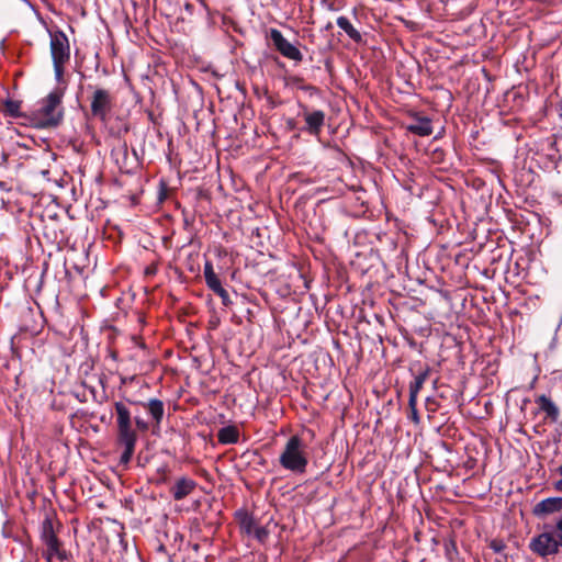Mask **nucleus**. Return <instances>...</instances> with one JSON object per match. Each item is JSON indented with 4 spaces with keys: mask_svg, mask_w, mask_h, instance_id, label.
I'll use <instances>...</instances> for the list:
<instances>
[{
    "mask_svg": "<svg viewBox=\"0 0 562 562\" xmlns=\"http://www.w3.org/2000/svg\"><path fill=\"white\" fill-rule=\"evenodd\" d=\"M304 125L300 127V132L313 137H319L326 122V113L323 110L314 109L305 103H297Z\"/></svg>",
    "mask_w": 562,
    "mask_h": 562,
    "instance_id": "obj_7",
    "label": "nucleus"
},
{
    "mask_svg": "<svg viewBox=\"0 0 562 562\" xmlns=\"http://www.w3.org/2000/svg\"><path fill=\"white\" fill-rule=\"evenodd\" d=\"M268 37L276 50H278L283 57L293 60L296 64L303 60V54L299 47L290 43L278 29H270Z\"/></svg>",
    "mask_w": 562,
    "mask_h": 562,
    "instance_id": "obj_9",
    "label": "nucleus"
},
{
    "mask_svg": "<svg viewBox=\"0 0 562 562\" xmlns=\"http://www.w3.org/2000/svg\"><path fill=\"white\" fill-rule=\"evenodd\" d=\"M135 424H136L137 429L140 431L149 430L150 424L147 420H145L138 416L135 417Z\"/></svg>",
    "mask_w": 562,
    "mask_h": 562,
    "instance_id": "obj_34",
    "label": "nucleus"
},
{
    "mask_svg": "<svg viewBox=\"0 0 562 562\" xmlns=\"http://www.w3.org/2000/svg\"><path fill=\"white\" fill-rule=\"evenodd\" d=\"M50 55L53 63H68L70 59V45L67 35L61 30L49 32Z\"/></svg>",
    "mask_w": 562,
    "mask_h": 562,
    "instance_id": "obj_10",
    "label": "nucleus"
},
{
    "mask_svg": "<svg viewBox=\"0 0 562 562\" xmlns=\"http://www.w3.org/2000/svg\"><path fill=\"white\" fill-rule=\"evenodd\" d=\"M110 357H111L113 360H117V351H116V350H113V349H110Z\"/></svg>",
    "mask_w": 562,
    "mask_h": 562,
    "instance_id": "obj_41",
    "label": "nucleus"
},
{
    "mask_svg": "<svg viewBox=\"0 0 562 562\" xmlns=\"http://www.w3.org/2000/svg\"><path fill=\"white\" fill-rule=\"evenodd\" d=\"M495 562H502L501 560L496 559Z\"/></svg>",
    "mask_w": 562,
    "mask_h": 562,
    "instance_id": "obj_47",
    "label": "nucleus"
},
{
    "mask_svg": "<svg viewBox=\"0 0 562 562\" xmlns=\"http://www.w3.org/2000/svg\"><path fill=\"white\" fill-rule=\"evenodd\" d=\"M252 535L255 536V538L259 542L263 543L267 540L268 536H269V531L267 530L266 527H257V526H255Z\"/></svg>",
    "mask_w": 562,
    "mask_h": 562,
    "instance_id": "obj_30",
    "label": "nucleus"
},
{
    "mask_svg": "<svg viewBox=\"0 0 562 562\" xmlns=\"http://www.w3.org/2000/svg\"><path fill=\"white\" fill-rule=\"evenodd\" d=\"M468 2H464L463 0H458V5H465Z\"/></svg>",
    "mask_w": 562,
    "mask_h": 562,
    "instance_id": "obj_46",
    "label": "nucleus"
},
{
    "mask_svg": "<svg viewBox=\"0 0 562 562\" xmlns=\"http://www.w3.org/2000/svg\"><path fill=\"white\" fill-rule=\"evenodd\" d=\"M408 371L414 376V380L409 383V396L417 397L430 375L431 368L428 363L417 360L409 363Z\"/></svg>",
    "mask_w": 562,
    "mask_h": 562,
    "instance_id": "obj_11",
    "label": "nucleus"
},
{
    "mask_svg": "<svg viewBox=\"0 0 562 562\" xmlns=\"http://www.w3.org/2000/svg\"><path fill=\"white\" fill-rule=\"evenodd\" d=\"M535 403L537 404L538 411L537 413L544 414L543 424H555L560 418V408L552 401L551 397L541 394L537 395L535 398Z\"/></svg>",
    "mask_w": 562,
    "mask_h": 562,
    "instance_id": "obj_13",
    "label": "nucleus"
},
{
    "mask_svg": "<svg viewBox=\"0 0 562 562\" xmlns=\"http://www.w3.org/2000/svg\"><path fill=\"white\" fill-rule=\"evenodd\" d=\"M280 465L293 474L302 475L306 472L308 458L306 453V445L297 435L291 436L280 457Z\"/></svg>",
    "mask_w": 562,
    "mask_h": 562,
    "instance_id": "obj_4",
    "label": "nucleus"
},
{
    "mask_svg": "<svg viewBox=\"0 0 562 562\" xmlns=\"http://www.w3.org/2000/svg\"><path fill=\"white\" fill-rule=\"evenodd\" d=\"M88 90L90 91L88 98L90 102L88 116L106 124L116 105L115 95L111 90L99 86L89 85Z\"/></svg>",
    "mask_w": 562,
    "mask_h": 562,
    "instance_id": "obj_5",
    "label": "nucleus"
},
{
    "mask_svg": "<svg viewBox=\"0 0 562 562\" xmlns=\"http://www.w3.org/2000/svg\"><path fill=\"white\" fill-rule=\"evenodd\" d=\"M553 485V488L557 491V492H560L562 493V477L555 482L552 483Z\"/></svg>",
    "mask_w": 562,
    "mask_h": 562,
    "instance_id": "obj_39",
    "label": "nucleus"
},
{
    "mask_svg": "<svg viewBox=\"0 0 562 562\" xmlns=\"http://www.w3.org/2000/svg\"><path fill=\"white\" fill-rule=\"evenodd\" d=\"M538 162L541 168L547 171H552L558 168L559 162L562 160V155L557 147V137L552 135L542 143L541 149L537 153Z\"/></svg>",
    "mask_w": 562,
    "mask_h": 562,
    "instance_id": "obj_8",
    "label": "nucleus"
},
{
    "mask_svg": "<svg viewBox=\"0 0 562 562\" xmlns=\"http://www.w3.org/2000/svg\"><path fill=\"white\" fill-rule=\"evenodd\" d=\"M204 279L206 286L214 292L215 290L220 291V288L223 286L220 277L215 273L213 263L210 260H206L204 263Z\"/></svg>",
    "mask_w": 562,
    "mask_h": 562,
    "instance_id": "obj_24",
    "label": "nucleus"
},
{
    "mask_svg": "<svg viewBox=\"0 0 562 562\" xmlns=\"http://www.w3.org/2000/svg\"><path fill=\"white\" fill-rule=\"evenodd\" d=\"M292 81L297 86L300 90L307 92L310 97L319 95L322 93L319 88L312 85H305L303 78L301 77H294Z\"/></svg>",
    "mask_w": 562,
    "mask_h": 562,
    "instance_id": "obj_27",
    "label": "nucleus"
},
{
    "mask_svg": "<svg viewBox=\"0 0 562 562\" xmlns=\"http://www.w3.org/2000/svg\"><path fill=\"white\" fill-rule=\"evenodd\" d=\"M446 10L458 18L469 16L475 9L474 1H469L465 5H458V0H440Z\"/></svg>",
    "mask_w": 562,
    "mask_h": 562,
    "instance_id": "obj_20",
    "label": "nucleus"
},
{
    "mask_svg": "<svg viewBox=\"0 0 562 562\" xmlns=\"http://www.w3.org/2000/svg\"><path fill=\"white\" fill-rule=\"evenodd\" d=\"M183 222L186 227L191 225V221L187 216L184 217Z\"/></svg>",
    "mask_w": 562,
    "mask_h": 562,
    "instance_id": "obj_42",
    "label": "nucleus"
},
{
    "mask_svg": "<svg viewBox=\"0 0 562 562\" xmlns=\"http://www.w3.org/2000/svg\"><path fill=\"white\" fill-rule=\"evenodd\" d=\"M443 150L441 149H436L432 151V155H431V158H432V161L434 162H441L443 160Z\"/></svg>",
    "mask_w": 562,
    "mask_h": 562,
    "instance_id": "obj_35",
    "label": "nucleus"
},
{
    "mask_svg": "<svg viewBox=\"0 0 562 562\" xmlns=\"http://www.w3.org/2000/svg\"><path fill=\"white\" fill-rule=\"evenodd\" d=\"M406 131L422 137L432 134V121L428 116L415 112L411 114V122L406 125Z\"/></svg>",
    "mask_w": 562,
    "mask_h": 562,
    "instance_id": "obj_15",
    "label": "nucleus"
},
{
    "mask_svg": "<svg viewBox=\"0 0 562 562\" xmlns=\"http://www.w3.org/2000/svg\"><path fill=\"white\" fill-rule=\"evenodd\" d=\"M445 555L450 562H456L459 557V551L457 548V542L453 538H450L445 541Z\"/></svg>",
    "mask_w": 562,
    "mask_h": 562,
    "instance_id": "obj_26",
    "label": "nucleus"
},
{
    "mask_svg": "<svg viewBox=\"0 0 562 562\" xmlns=\"http://www.w3.org/2000/svg\"><path fill=\"white\" fill-rule=\"evenodd\" d=\"M130 131L128 124L124 123L116 132V136L121 137L122 135L126 134Z\"/></svg>",
    "mask_w": 562,
    "mask_h": 562,
    "instance_id": "obj_38",
    "label": "nucleus"
},
{
    "mask_svg": "<svg viewBox=\"0 0 562 562\" xmlns=\"http://www.w3.org/2000/svg\"><path fill=\"white\" fill-rule=\"evenodd\" d=\"M158 551L165 552L166 551V547L164 544H160L158 547Z\"/></svg>",
    "mask_w": 562,
    "mask_h": 562,
    "instance_id": "obj_45",
    "label": "nucleus"
},
{
    "mask_svg": "<svg viewBox=\"0 0 562 562\" xmlns=\"http://www.w3.org/2000/svg\"><path fill=\"white\" fill-rule=\"evenodd\" d=\"M66 86L55 87L38 102V108L30 110L29 126L40 130H54L61 125L65 119L63 100Z\"/></svg>",
    "mask_w": 562,
    "mask_h": 562,
    "instance_id": "obj_1",
    "label": "nucleus"
},
{
    "mask_svg": "<svg viewBox=\"0 0 562 562\" xmlns=\"http://www.w3.org/2000/svg\"><path fill=\"white\" fill-rule=\"evenodd\" d=\"M63 528L59 520L54 521V516L47 514L40 528V540L45 546L42 557L46 562H53L56 558L59 561L74 562L71 551L66 550L64 542L59 539L58 532Z\"/></svg>",
    "mask_w": 562,
    "mask_h": 562,
    "instance_id": "obj_2",
    "label": "nucleus"
},
{
    "mask_svg": "<svg viewBox=\"0 0 562 562\" xmlns=\"http://www.w3.org/2000/svg\"><path fill=\"white\" fill-rule=\"evenodd\" d=\"M528 548L533 554L542 559L557 555L562 549L555 531L550 525H544V531L531 538Z\"/></svg>",
    "mask_w": 562,
    "mask_h": 562,
    "instance_id": "obj_6",
    "label": "nucleus"
},
{
    "mask_svg": "<svg viewBox=\"0 0 562 562\" xmlns=\"http://www.w3.org/2000/svg\"><path fill=\"white\" fill-rule=\"evenodd\" d=\"M557 473L562 476V464L557 468Z\"/></svg>",
    "mask_w": 562,
    "mask_h": 562,
    "instance_id": "obj_44",
    "label": "nucleus"
},
{
    "mask_svg": "<svg viewBox=\"0 0 562 562\" xmlns=\"http://www.w3.org/2000/svg\"><path fill=\"white\" fill-rule=\"evenodd\" d=\"M67 63H53L54 71H55V78L58 83H63V86L67 87V83L64 80V72H65V65Z\"/></svg>",
    "mask_w": 562,
    "mask_h": 562,
    "instance_id": "obj_29",
    "label": "nucleus"
},
{
    "mask_svg": "<svg viewBox=\"0 0 562 562\" xmlns=\"http://www.w3.org/2000/svg\"><path fill=\"white\" fill-rule=\"evenodd\" d=\"M34 562H37V559Z\"/></svg>",
    "mask_w": 562,
    "mask_h": 562,
    "instance_id": "obj_48",
    "label": "nucleus"
},
{
    "mask_svg": "<svg viewBox=\"0 0 562 562\" xmlns=\"http://www.w3.org/2000/svg\"><path fill=\"white\" fill-rule=\"evenodd\" d=\"M204 279L206 286L214 292L215 290L220 291V288L223 286L220 277L215 273L213 263L210 260H206L204 263Z\"/></svg>",
    "mask_w": 562,
    "mask_h": 562,
    "instance_id": "obj_23",
    "label": "nucleus"
},
{
    "mask_svg": "<svg viewBox=\"0 0 562 562\" xmlns=\"http://www.w3.org/2000/svg\"><path fill=\"white\" fill-rule=\"evenodd\" d=\"M158 267L153 263L145 269V276H155L157 273Z\"/></svg>",
    "mask_w": 562,
    "mask_h": 562,
    "instance_id": "obj_37",
    "label": "nucleus"
},
{
    "mask_svg": "<svg viewBox=\"0 0 562 562\" xmlns=\"http://www.w3.org/2000/svg\"><path fill=\"white\" fill-rule=\"evenodd\" d=\"M557 111L560 120L562 121V99L557 103Z\"/></svg>",
    "mask_w": 562,
    "mask_h": 562,
    "instance_id": "obj_40",
    "label": "nucleus"
},
{
    "mask_svg": "<svg viewBox=\"0 0 562 562\" xmlns=\"http://www.w3.org/2000/svg\"><path fill=\"white\" fill-rule=\"evenodd\" d=\"M239 440V430L234 425L222 427L217 431V441L222 445H234Z\"/></svg>",
    "mask_w": 562,
    "mask_h": 562,
    "instance_id": "obj_22",
    "label": "nucleus"
},
{
    "mask_svg": "<svg viewBox=\"0 0 562 562\" xmlns=\"http://www.w3.org/2000/svg\"><path fill=\"white\" fill-rule=\"evenodd\" d=\"M116 414V443L124 448L120 457L121 464H128L133 458L137 441V434L132 427V413L123 402L114 403Z\"/></svg>",
    "mask_w": 562,
    "mask_h": 562,
    "instance_id": "obj_3",
    "label": "nucleus"
},
{
    "mask_svg": "<svg viewBox=\"0 0 562 562\" xmlns=\"http://www.w3.org/2000/svg\"><path fill=\"white\" fill-rule=\"evenodd\" d=\"M21 106H22V101L5 99L4 101H2V104L0 106V112L4 116H9L12 119H20L21 124L29 126L30 111L23 112L21 110Z\"/></svg>",
    "mask_w": 562,
    "mask_h": 562,
    "instance_id": "obj_16",
    "label": "nucleus"
},
{
    "mask_svg": "<svg viewBox=\"0 0 562 562\" xmlns=\"http://www.w3.org/2000/svg\"><path fill=\"white\" fill-rule=\"evenodd\" d=\"M337 25L357 44L363 42L361 33L352 25L347 16H339L337 19Z\"/></svg>",
    "mask_w": 562,
    "mask_h": 562,
    "instance_id": "obj_25",
    "label": "nucleus"
},
{
    "mask_svg": "<svg viewBox=\"0 0 562 562\" xmlns=\"http://www.w3.org/2000/svg\"><path fill=\"white\" fill-rule=\"evenodd\" d=\"M408 418L416 425L419 424L420 417L417 411V397L409 396L408 397Z\"/></svg>",
    "mask_w": 562,
    "mask_h": 562,
    "instance_id": "obj_28",
    "label": "nucleus"
},
{
    "mask_svg": "<svg viewBox=\"0 0 562 562\" xmlns=\"http://www.w3.org/2000/svg\"><path fill=\"white\" fill-rule=\"evenodd\" d=\"M531 513L539 519H544L554 514H561L562 496L547 497L540 501L532 507Z\"/></svg>",
    "mask_w": 562,
    "mask_h": 562,
    "instance_id": "obj_12",
    "label": "nucleus"
},
{
    "mask_svg": "<svg viewBox=\"0 0 562 562\" xmlns=\"http://www.w3.org/2000/svg\"><path fill=\"white\" fill-rule=\"evenodd\" d=\"M195 2H186L183 13L181 14L182 21L192 22L193 15L205 18L209 15V7L204 0H194Z\"/></svg>",
    "mask_w": 562,
    "mask_h": 562,
    "instance_id": "obj_19",
    "label": "nucleus"
},
{
    "mask_svg": "<svg viewBox=\"0 0 562 562\" xmlns=\"http://www.w3.org/2000/svg\"><path fill=\"white\" fill-rule=\"evenodd\" d=\"M198 486V483L187 476L176 480L169 492L175 501H182L189 496Z\"/></svg>",
    "mask_w": 562,
    "mask_h": 562,
    "instance_id": "obj_17",
    "label": "nucleus"
},
{
    "mask_svg": "<svg viewBox=\"0 0 562 562\" xmlns=\"http://www.w3.org/2000/svg\"><path fill=\"white\" fill-rule=\"evenodd\" d=\"M554 531H555V535L558 537V540H559V543L562 548V515L559 516L557 519H555V522L554 525L552 526Z\"/></svg>",
    "mask_w": 562,
    "mask_h": 562,
    "instance_id": "obj_33",
    "label": "nucleus"
},
{
    "mask_svg": "<svg viewBox=\"0 0 562 562\" xmlns=\"http://www.w3.org/2000/svg\"><path fill=\"white\" fill-rule=\"evenodd\" d=\"M111 154L115 160V164L122 171L127 173L132 171L135 165V160L128 155V146L126 142H123L114 147Z\"/></svg>",
    "mask_w": 562,
    "mask_h": 562,
    "instance_id": "obj_18",
    "label": "nucleus"
},
{
    "mask_svg": "<svg viewBox=\"0 0 562 562\" xmlns=\"http://www.w3.org/2000/svg\"><path fill=\"white\" fill-rule=\"evenodd\" d=\"M488 547L495 552L501 553L506 548V544L503 539H493L490 541Z\"/></svg>",
    "mask_w": 562,
    "mask_h": 562,
    "instance_id": "obj_32",
    "label": "nucleus"
},
{
    "mask_svg": "<svg viewBox=\"0 0 562 562\" xmlns=\"http://www.w3.org/2000/svg\"><path fill=\"white\" fill-rule=\"evenodd\" d=\"M331 29H333V23H331V22H328V23L326 24V26H325V30H326V31H329V30H331Z\"/></svg>",
    "mask_w": 562,
    "mask_h": 562,
    "instance_id": "obj_43",
    "label": "nucleus"
},
{
    "mask_svg": "<svg viewBox=\"0 0 562 562\" xmlns=\"http://www.w3.org/2000/svg\"><path fill=\"white\" fill-rule=\"evenodd\" d=\"M213 293L221 297L222 304L224 306L228 307L232 305L233 302L231 301L229 294L224 286L220 288V291L215 290Z\"/></svg>",
    "mask_w": 562,
    "mask_h": 562,
    "instance_id": "obj_31",
    "label": "nucleus"
},
{
    "mask_svg": "<svg viewBox=\"0 0 562 562\" xmlns=\"http://www.w3.org/2000/svg\"><path fill=\"white\" fill-rule=\"evenodd\" d=\"M285 126H286L288 131H295V130L300 131V127H297V123L294 119H288L285 121Z\"/></svg>",
    "mask_w": 562,
    "mask_h": 562,
    "instance_id": "obj_36",
    "label": "nucleus"
},
{
    "mask_svg": "<svg viewBox=\"0 0 562 562\" xmlns=\"http://www.w3.org/2000/svg\"><path fill=\"white\" fill-rule=\"evenodd\" d=\"M235 519L239 525L240 530L246 535H252L254 528L256 526V520L254 516L248 513L247 509H238L235 513Z\"/></svg>",
    "mask_w": 562,
    "mask_h": 562,
    "instance_id": "obj_21",
    "label": "nucleus"
},
{
    "mask_svg": "<svg viewBox=\"0 0 562 562\" xmlns=\"http://www.w3.org/2000/svg\"><path fill=\"white\" fill-rule=\"evenodd\" d=\"M126 402L131 405H142L153 419V426L160 427L165 415V404L161 400L150 398L147 402H138L127 398Z\"/></svg>",
    "mask_w": 562,
    "mask_h": 562,
    "instance_id": "obj_14",
    "label": "nucleus"
}]
</instances>
